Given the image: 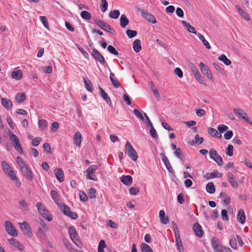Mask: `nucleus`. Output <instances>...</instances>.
Wrapping results in <instances>:
<instances>
[{
    "instance_id": "obj_29",
    "label": "nucleus",
    "mask_w": 252,
    "mask_h": 252,
    "mask_svg": "<svg viewBox=\"0 0 252 252\" xmlns=\"http://www.w3.org/2000/svg\"><path fill=\"white\" fill-rule=\"evenodd\" d=\"M208 133L213 137H218L220 138L221 135L220 134L218 131L214 128L208 127L207 129Z\"/></svg>"
},
{
    "instance_id": "obj_57",
    "label": "nucleus",
    "mask_w": 252,
    "mask_h": 252,
    "mask_svg": "<svg viewBox=\"0 0 252 252\" xmlns=\"http://www.w3.org/2000/svg\"><path fill=\"white\" fill-rule=\"evenodd\" d=\"M212 246L214 249L215 252H217V249H219L221 246H219L214 238L212 239Z\"/></svg>"
},
{
    "instance_id": "obj_47",
    "label": "nucleus",
    "mask_w": 252,
    "mask_h": 252,
    "mask_svg": "<svg viewBox=\"0 0 252 252\" xmlns=\"http://www.w3.org/2000/svg\"><path fill=\"white\" fill-rule=\"evenodd\" d=\"M189 67L190 69V70H191V72H192V73L193 74V75L196 74L197 73H198L199 72L196 66L193 63H189Z\"/></svg>"
},
{
    "instance_id": "obj_9",
    "label": "nucleus",
    "mask_w": 252,
    "mask_h": 252,
    "mask_svg": "<svg viewBox=\"0 0 252 252\" xmlns=\"http://www.w3.org/2000/svg\"><path fill=\"white\" fill-rule=\"evenodd\" d=\"M97 166L96 165H92L89 167V168L86 170V178L87 179L96 181L97 180V178L95 175H93V174L96 171L97 169Z\"/></svg>"
},
{
    "instance_id": "obj_44",
    "label": "nucleus",
    "mask_w": 252,
    "mask_h": 252,
    "mask_svg": "<svg viewBox=\"0 0 252 252\" xmlns=\"http://www.w3.org/2000/svg\"><path fill=\"white\" fill-rule=\"evenodd\" d=\"M108 7V2L106 0H101V4L100 5V8L101 10L104 12L106 11Z\"/></svg>"
},
{
    "instance_id": "obj_14",
    "label": "nucleus",
    "mask_w": 252,
    "mask_h": 252,
    "mask_svg": "<svg viewBox=\"0 0 252 252\" xmlns=\"http://www.w3.org/2000/svg\"><path fill=\"white\" fill-rule=\"evenodd\" d=\"M96 24L99 26L103 30L108 32L111 33H113L115 32L113 29H112L109 25L105 23L104 22L101 20H97L96 21Z\"/></svg>"
},
{
    "instance_id": "obj_34",
    "label": "nucleus",
    "mask_w": 252,
    "mask_h": 252,
    "mask_svg": "<svg viewBox=\"0 0 252 252\" xmlns=\"http://www.w3.org/2000/svg\"><path fill=\"white\" fill-rule=\"evenodd\" d=\"M206 191L210 194H212V193H214L215 191V188L213 183H212V182L208 183L206 185Z\"/></svg>"
},
{
    "instance_id": "obj_49",
    "label": "nucleus",
    "mask_w": 252,
    "mask_h": 252,
    "mask_svg": "<svg viewBox=\"0 0 252 252\" xmlns=\"http://www.w3.org/2000/svg\"><path fill=\"white\" fill-rule=\"evenodd\" d=\"M20 208L24 211H28V206L27 202L22 200L19 202V203Z\"/></svg>"
},
{
    "instance_id": "obj_31",
    "label": "nucleus",
    "mask_w": 252,
    "mask_h": 252,
    "mask_svg": "<svg viewBox=\"0 0 252 252\" xmlns=\"http://www.w3.org/2000/svg\"><path fill=\"white\" fill-rule=\"evenodd\" d=\"M133 48L134 51L138 53L141 49V41L139 39L135 40L133 43Z\"/></svg>"
},
{
    "instance_id": "obj_13",
    "label": "nucleus",
    "mask_w": 252,
    "mask_h": 252,
    "mask_svg": "<svg viewBox=\"0 0 252 252\" xmlns=\"http://www.w3.org/2000/svg\"><path fill=\"white\" fill-rule=\"evenodd\" d=\"M61 210L63 211V212L66 216L69 217L72 219H76L77 218V214L74 213L71 211L70 208L67 206L65 205L64 204H63L61 206Z\"/></svg>"
},
{
    "instance_id": "obj_41",
    "label": "nucleus",
    "mask_w": 252,
    "mask_h": 252,
    "mask_svg": "<svg viewBox=\"0 0 252 252\" xmlns=\"http://www.w3.org/2000/svg\"><path fill=\"white\" fill-rule=\"evenodd\" d=\"M50 193H51V196L52 199L55 201V202L57 204H58L60 199H59V197L58 195V193L57 192V191L53 190L51 191Z\"/></svg>"
},
{
    "instance_id": "obj_17",
    "label": "nucleus",
    "mask_w": 252,
    "mask_h": 252,
    "mask_svg": "<svg viewBox=\"0 0 252 252\" xmlns=\"http://www.w3.org/2000/svg\"><path fill=\"white\" fill-rule=\"evenodd\" d=\"M222 176V174L219 173L218 170H214L212 173H207L203 177L207 180H209L214 178H220Z\"/></svg>"
},
{
    "instance_id": "obj_16",
    "label": "nucleus",
    "mask_w": 252,
    "mask_h": 252,
    "mask_svg": "<svg viewBox=\"0 0 252 252\" xmlns=\"http://www.w3.org/2000/svg\"><path fill=\"white\" fill-rule=\"evenodd\" d=\"M160 156L169 172L172 173H174V169L172 168L168 158L163 153H160Z\"/></svg>"
},
{
    "instance_id": "obj_50",
    "label": "nucleus",
    "mask_w": 252,
    "mask_h": 252,
    "mask_svg": "<svg viewBox=\"0 0 252 252\" xmlns=\"http://www.w3.org/2000/svg\"><path fill=\"white\" fill-rule=\"evenodd\" d=\"M40 20L43 24L45 28L49 30V26L46 17H40Z\"/></svg>"
},
{
    "instance_id": "obj_40",
    "label": "nucleus",
    "mask_w": 252,
    "mask_h": 252,
    "mask_svg": "<svg viewBox=\"0 0 252 252\" xmlns=\"http://www.w3.org/2000/svg\"><path fill=\"white\" fill-rule=\"evenodd\" d=\"M176 157L180 158L181 160H183L184 158V155L180 148H178L176 149L174 153Z\"/></svg>"
},
{
    "instance_id": "obj_59",
    "label": "nucleus",
    "mask_w": 252,
    "mask_h": 252,
    "mask_svg": "<svg viewBox=\"0 0 252 252\" xmlns=\"http://www.w3.org/2000/svg\"><path fill=\"white\" fill-rule=\"evenodd\" d=\"M217 252H232V251L228 247L221 246L219 249H217Z\"/></svg>"
},
{
    "instance_id": "obj_1",
    "label": "nucleus",
    "mask_w": 252,
    "mask_h": 252,
    "mask_svg": "<svg viewBox=\"0 0 252 252\" xmlns=\"http://www.w3.org/2000/svg\"><path fill=\"white\" fill-rule=\"evenodd\" d=\"M68 232L71 239L74 244L79 248H82V243L78 239V236L75 228L72 226H69L68 228Z\"/></svg>"
},
{
    "instance_id": "obj_63",
    "label": "nucleus",
    "mask_w": 252,
    "mask_h": 252,
    "mask_svg": "<svg viewBox=\"0 0 252 252\" xmlns=\"http://www.w3.org/2000/svg\"><path fill=\"white\" fill-rule=\"evenodd\" d=\"M232 136L233 131L232 130H228L224 134V137L226 140H229L231 139Z\"/></svg>"
},
{
    "instance_id": "obj_12",
    "label": "nucleus",
    "mask_w": 252,
    "mask_h": 252,
    "mask_svg": "<svg viewBox=\"0 0 252 252\" xmlns=\"http://www.w3.org/2000/svg\"><path fill=\"white\" fill-rule=\"evenodd\" d=\"M201 71L209 80H212L213 79V75L210 69L204 63H200L199 64Z\"/></svg>"
},
{
    "instance_id": "obj_4",
    "label": "nucleus",
    "mask_w": 252,
    "mask_h": 252,
    "mask_svg": "<svg viewBox=\"0 0 252 252\" xmlns=\"http://www.w3.org/2000/svg\"><path fill=\"white\" fill-rule=\"evenodd\" d=\"M9 138L10 141L12 142L13 146L15 149L20 154H22L23 153V150L18 137L15 135L13 132L10 131Z\"/></svg>"
},
{
    "instance_id": "obj_22",
    "label": "nucleus",
    "mask_w": 252,
    "mask_h": 252,
    "mask_svg": "<svg viewBox=\"0 0 252 252\" xmlns=\"http://www.w3.org/2000/svg\"><path fill=\"white\" fill-rule=\"evenodd\" d=\"M120 180L126 186H130L132 183V178L130 175H123L121 176Z\"/></svg>"
},
{
    "instance_id": "obj_51",
    "label": "nucleus",
    "mask_w": 252,
    "mask_h": 252,
    "mask_svg": "<svg viewBox=\"0 0 252 252\" xmlns=\"http://www.w3.org/2000/svg\"><path fill=\"white\" fill-rule=\"evenodd\" d=\"M126 33L129 38H131L136 35L137 32L131 30H127L126 32Z\"/></svg>"
},
{
    "instance_id": "obj_32",
    "label": "nucleus",
    "mask_w": 252,
    "mask_h": 252,
    "mask_svg": "<svg viewBox=\"0 0 252 252\" xmlns=\"http://www.w3.org/2000/svg\"><path fill=\"white\" fill-rule=\"evenodd\" d=\"M11 77L16 80H19L22 77V72L21 70L14 71L11 73Z\"/></svg>"
},
{
    "instance_id": "obj_54",
    "label": "nucleus",
    "mask_w": 252,
    "mask_h": 252,
    "mask_svg": "<svg viewBox=\"0 0 252 252\" xmlns=\"http://www.w3.org/2000/svg\"><path fill=\"white\" fill-rule=\"evenodd\" d=\"M176 244L178 250L180 252H183L184 248L181 240H177V241H176Z\"/></svg>"
},
{
    "instance_id": "obj_55",
    "label": "nucleus",
    "mask_w": 252,
    "mask_h": 252,
    "mask_svg": "<svg viewBox=\"0 0 252 252\" xmlns=\"http://www.w3.org/2000/svg\"><path fill=\"white\" fill-rule=\"evenodd\" d=\"M107 50L110 53H111L112 54H113L114 55H119V53L117 51H116V50L115 49V48L112 46V45H109L107 47Z\"/></svg>"
},
{
    "instance_id": "obj_26",
    "label": "nucleus",
    "mask_w": 252,
    "mask_h": 252,
    "mask_svg": "<svg viewBox=\"0 0 252 252\" xmlns=\"http://www.w3.org/2000/svg\"><path fill=\"white\" fill-rule=\"evenodd\" d=\"M21 171L27 179L30 181H32L33 179L32 172L28 167H27Z\"/></svg>"
},
{
    "instance_id": "obj_28",
    "label": "nucleus",
    "mask_w": 252,
    "mask_h": 252,
    "mask_svg": "<svg viewBox=\"0 0 252 252\" xmlns=\"http://www.w3.org/2000/svg\"><path fill=\"white\" fill-rule=\"evenodd\" d=\"M159 217L160 219V221L161 223L164 224H166L169 222V219L168 217H165V212L162 210L159 211Z\"/></svg>"
},
{
    "instance_id": "obj_62",
    "label": "nucleus",
    "mask_w": 252,
    "mask_h": 252,
    "mask_svg": "<svg viewBox=\"0 0 252 252\" xmlns=\"http://www.w3.org/2000/svg\"><path fill=\"white\" fill-rule=\"evenodd\" d=\"M129 191L131 195H135L139 192V189L137 188L132 187L129 189Z\"/></svg>"
},
{
    "instance_id": "obj_60",
    "label": "nucleus",
    "mask_w": 252,
    "mask_h": 252,
    "mask_svg": "<svg viewBox=\"0 0 252 252\" xmlns=\"http://www.w3.org/2000/svg\"><path fill=\"white\" fill-rule=\"evenodd\" d=\"M43 71L46 74H50L52 72V67L51 65L46 66L42 67Z\"/></svg>"
},
{
    "instance_id": "obj_43",
    "label": "nucleus",
    "mask_w": 252,
    "mask_h": 252,
    "mask_svg": "<svg viewBox=\"0 0 252 252\" xmlns=\"http://www.w3.org/2000/svg\"><path fill=\"white\" fill-rule=\"evenodd\" d=\"M37 236L42 240H45L46 239V234L43 229L40 227L38 229Z\"/></svg>"
},
{
    "instance_id": "obj_33",
    "label": "nucleus",
    "mask_w": 252,
    "mask_h": 252,
    "mask_svg": "<svg viewBox=\"0 0 252 252\" xmlns=\"http://www.w3.org/2000/svg\"><path fill=\"white\" fill-rule=\"evenodd\" d=\"M16 162L17 164L19 165L20 169L22 170L24 168H26L27 165L25 163V162L23 161L21 158L20 157H17L16 158Z\"/></svg>"
},
{
    "instance_id": "obj_48",
    "label": "nucleus",
    "mask_w": 252,
    "mask_h": 252,
    "mask_svg": "<svg viewBox=\"0 0 252 252\" xmlns=\"http://www.w3.org/2000/svg\"><path fill=\"white\" fill-rule=\"evenodd\" d=\"M36 221L45 230H48L49 228L48 226L46 224L45 221L42 219L38 218L37 219Z\"/></svg>"
},
{
    "instance_id": "obj_38",
    "label": "nucleus",
    "mask_w": 252,
    "mask_h": 252,
    "mask_svg": "<svg viewBox=\"0 0 252 252\" xmlns=\"http://www.w3.org/2000/svg\"><path fill=\"white\" fill-rule=\"evenodd\" d=\"M26 99V95L24 93L18 94L15 96V99L18 103H22Z\"/></svg>"
},
{
    "instance_id": "obj_56",
    "label": "nucleus",
    "mask_w": 252,
    "mask_h": 252,
    "mask_svg": "<svg viewBox=\"0 0 252 252\" xmlns=\"http://www.w3.org/2000/svg\"><path fill=\"white\" fill-rule=\"evenodd\" d=\"M133 113L138 118L140 119L142 121H144V117L143 116L142 114L139 110L135 109L133 110Z\"/></svg>"
},
{
    "instance_id": "obj_27",
    "label": "nucleus",
    "mask_w": 252,
    "mask_h": 252,
    "mask_svg": "<svg viewBox=\"0 0 252 252\" xmlns=\"http://www.w3.org/2000/svg\"><path fill=\"white\" fill-rule=\"evenodd\" d=\"M54 172L57 179L60 182L63 181L64 174L62 170L60 168H56L54 170Z\"/></svg>"
},
{
    "instance_id": "obj_46",
    "label": "nucleus",
    "mask_w": 252,
    "mask_h": 252,
    "mask_svg": "<svg viewBox=\"0 0 252 252\" xmlns=\"http://www.w3.org/2000/svg\"><path fill=\"white\" fill-rule=\"evenodd\" d=\"M151 128L150 129V133L151 135V136L154 138L158 139V135L157 133L156 130L155 129L153 125L150 126Z\"/></svg>"
},
{
    "instance_id": "obj_8",
    "label": "nucleus",
    "mask_w": 252,
    "mask_h": 252,
    "mask_svg": "<svg viewBox=\"0 0 252 252\" xmlns=\"http://www.w3.org/2000/svg\"><path fill=\"white\" fill-rule=\"evenodd\" d=\"M233 111L237 117L243 119L251 125L252 124V122L249 121V118L244 111L240 108H234Z\"/></svg>"
},
{
    "instance_id": "obj_64",
    "label": "nucleus",
    "mask_w": 252,
    "mask_h": 252,
    "mask_svg": "<svg viewBox=\"0 0 252 252\" xmlns=\"http://www.w3.org/2000/svg\"><path fill=\"white\" fill-rule=\"evenodd\" d=\"M64 244L70 252H72L75 249L74 247L67 242H64Z\"/></svg>"
},
{
    "instance_id": "obj_21",
    "label": "nucleus",
    "mask_w": 252,
    "mask_h": 252,
    "mask_svg": "<svg viewBox=\"0 0 252 252\" xmlns=\"http://www.w3.org/2000/svg\"><path fill=\"white\" fill-rule=\"evenodd\" d=\"M82 135L79 131L75 132L73 136L74 144L77 147H80L81 143Z\"/></svg>"
},
{
    "instance_id": "obj_25",
    "label": "nucleus",
    "mask_w": 252,
    "mask_h": 252,
    "mask_svg": "<svg viewBox=\"0 0 252 252\" xmlns=\"http://www.w3.org/2000/svg\"><path fill=\"white\" fill-rule=\"evenodd\" d=\"M181 22L188 32L193 33L196 35L198 34L195 28L193 26H191L189 23L184 20H182Z\"/></svg>"
},
{
    "instance_id": "obj_52",
    "label": "nucleus",
    "mask_w": 252,
    "mask_h": 252,
    "mask_svg": "<svg viewBox=\"0 0 252 252\" xmlns=\"http://www.w3.org/2000/svg\"><path fill=\"white\" fill-rule=\"evenodd\" d=\"M128 20L126 17H121V26L125 28L128 24Z\"/></svg>"
},
{
    "instance_id": "obj_7",
    "label": "nucleus",
    "mask_w": 252,
    "mask_h": 252,
    "mask_svg": "<svg viewBox=\"0 0 252 252\" xmlns=\"http://www.w3.org/2000/svg\"><path fill=\"white\" fill-rule=\"evenodd\" d=\"M5 230L6 232L10 235L13 236H17L18 232L11 222L9 220H6L5 222Z\"/></svg>"
},
{
    "instance_id": "obj_58",
    "label": "nucleus",
    "mask_w": 252,
    "mask_h": 252,
    "mask_svg": "<svg viewBox=\"0 0 252 252\" xmlns=\"http://www.w3.org/2000/svg\"><path fill=\"white\" fill-rule=\"evenodd\" d=\"M174 73L175 74L178 76V77L180 78H181L183 77V71H182V70L179 68V67H176L175 69H174Z\"/></svg>"
},
{
    "instance_id": "obj_30",
    "label": "nucleus",
    "mask_w": 252,
    "mask_h": 252,
    "mask_svg": "<svg viewBox=\"0 0 252 252\" xmlns=\"http://www.w3.org/2000/svg\"><path fill=\"white\" fill-rule=\"evenodd\" d=\"M197 35L198 38L202 41V43L203 44V45L205 46V47L207 49H210L211 48L210 44L205 39V37H204V36L202 34H201L199 33H198Z\"/></svg>"
},
{
    "instance_id": "obj_11",
    "label": "nucleus",
    "mask_w": 252,
    "mask_h": 252,
    "mask_svg": "<svg viewBox=\"0 0 252 252\" xmlns=\"http://www.w3.org/2000/svg\"><path fill=\"white\" fill-rule=\"evenodd\" d=\"M21 229L24 234L28 237H31L32 236V232L29 223L26 221L19 223Z\"/></svg>"
},
{
    "instance_id": "obj_10",
    "label": "nucleus",
    "mask_w": 252,
    "mask_h": 252,
    "mask_svg": "<svg viewBox=\"0 0 252 252\" xmlns=\"http://www.w3.org/2000/svg\"><path fill=\"white\" fill-rule=\"evenodd\" d=\"M91 55L95 61L101 64L104 65L106 63L103 56L96 49H93Z\"/></svg>"
},
{
    "instance_id": "obj_19",
    "label": "nucleus",
    "mask_w": 252,
    "mask_h": 252,
    "mask_svg": "<svg viewBox=\"0 0 252 252\" xmlns=\"http://www.w3.org/2000/svg\"><path fill=\"white\" fill-rule=\"evenodd\" d=\"M193 229L195 234L198 237H201L203 235V232L201 226L197 222L194 224Z\"/></svg>"
},
{
    "instance_id": "obj_37",
    "label": "nucleus",
    "mask_w": 252,
    "mask_h": 252,
    "mask_svg": "<svg viewBox=\"0 0 252 252\" xmlns=\"http://www.w3.org/2000/svg\"><path fill=\"white\" fill-rule=\"evenodd\" d=\"M218 59L222 61L225 65H229L231 63V62L226 57L225 55H221Z\"/></svg>"
},
{
    "instance_id": "obj_23",
    "label": "nucleus",
    "mask_w": 252,
    "mask_h": 252,
    "mask_svg": "<svg viewBox=\"0 0 252 252\" xmlns=\"http://www.w3.org/2000/svg\"><path fill=\"white\" fill-rule=\"evenodd\" d=\"M98 89L101 96L106 101L108 105H110L111 104V101L107 94L105 92L102 88L99 86H98Z\"/></svg>"
},
{
    "instance_id": "obj_53",
    "label": "nucleus",
    "mask_w": 252,
    "mask_h": 252,
    "mask_svg": "<svg viewBox=\"0 0 252 252\" xmlns=\"http://www.w3.org/2000/svg\"><path fill=\"white\" fill-rule=\"evenodd\" d=\"M233 146L232 145H228L227 147L226 155L229 157H231L233 156Z\"/></svg>"
},
{
    "instance_id": "obj_3",
    "label": "nucleus",
    "mask_w": 252,
    "mask_h": 252,
    "mask_svg": "<svg viewBox=\"0 0 252 252\" xmlns=\"http://www.w3.org/2000/svg\"><path fill=\"white\" fill-rule=\"evenodd\" d=\"M36 206L38 212L45 219L47 220L48 221H51L53 220V218L49 214L48 211L41 203H37Z\"/></svg>"
},
{
    "instance_id": "obj_24",
    "label": "nucleus",
    "mask_w": 252,
    "mask_h": 252,
    "mask_svg": "<svg viewBox=\"0 0 252 252\" xmlns=\"http://www.w3.org/2000/svg\"><path fill=\"white\" fill-rule=\"evenodd\" d=\"M237 220L241 224H244L246 221V216L243 209H240L237 215Z\"/></svg>"
},
{
    "instance_id": "obj_2",
    "label": "nucleus",
    "mask_w": 252,
    "mask_h": 252,
    "mask_svg": "<svg viewBox=\"0 0 252 252\" xmlns=\"http://www.w3.org/2000/svg\"><path fill=\"white\" fill-rule=\"evenodd\" d=\"M125 148V153L132 160L136 161L138 158L137 152L128 141L126 142Z\"/></svg>"
},
{
    "instance_id": "obj_36",
    "label": "nucleus",
    "mask_w": 252,
    "mask_h": 252,
    "mask_svg": "<svg viewBox=\"0 0 252 252\" xmlns=\"http://www.w3.org/2000/svg\"><path fill=\"white\" fill-rule=\"evenodd\" d=\"M84 82L85 85V87L86 89L88 91L92 92L93 90V87L91 81L88 79H86L85 78H84Z\"/></svg>"
},
{
    "instance_id": "obj_5",
    "label": "nucleus",
    "mask_w": 252,
    "mask_h": 252,
    "mask_svg": "<svg viewBox=\"0 0 252 252\" xmlns=\"http://www.w3.org/2000/svg\"><path fill=\"white\" fill-rule=\"evenodd\" d=\"M1 166L2 169L5 173H6L11 180H14L17 179V177L9 164L5 161L1 162Z\"/></svg>"
},
{
    "instance_id": "obj_39",
    "label": "nucleus",
    "mask_w": 252,
    "mask_h": 252,
    "mask_svg": "<svg viewBox=\"0 0 252 252\" xmlns=\"http://www.w3.org/2000/svg\"><path fill=\"white\" fill-rule=\"evenodd\" d=\"M141 249L142 252H153L151 247L145 243H142Z\"/></svg>"
},
{
    "instance_id": "obj_42",
    "label": "nucleus",
    "mask_w": 252,
    "mask_h": 252,
    "mask_svg": "<svg viewBox=\"0 0 252 252\" xmlns=\"http://www.w3.org/2000/svg\"><path fill=\"white\" fill-rule=\"evenodd\" d=\"M195 79L201 84L206 85L205 81L200 73L198 72L194 75Z\"/></svg>"
},
{
    "instance_id": "obj_18",
    "label": "nucleus",
    "mask_w": 252,
    "mask_h": 252,
    "mask_svg": "<svg viewBox=\"0 0 252 252\" xmlns=\"http://www.w3.org/2000/svg\"><path fill=\"white\" fill-rule=\"evenodd\" d=\"M9 243L13 247L18 249L19 250L22 251L24 250V246L22 244L20 243L17 240L14 238H11L8 239Z\"/></svg>"
},
{
    "instance_id": "obj_15",
    "label": "nucleus",
    "mask_w": 252,
    "mask_h": 252,
    "mask_svg": "<svg viewBox=\"0 0 252 252\" xmlns=\"http://www.w3.org/2000/svg\"><path fill=\"white\" fill-rule=\"evenodd\" d=\"M227 177L231 186L234 189H237L238 187V183L235 176L232 173L228 172L227 173Z\"/></svg>"
},
{
    "instance_id": "obj_61",
    "label": "nucleus",
    "mask_w": 252,
    "mask_h": 252,
    "mask_svg": "<svg viewBox=\"0 0 252 252\" xmlns=\"http://www.w3.org/2000/svg\"><path fill=\"white\" fill-rule=\"evenodd\" d=\"M95 193V189L91 188L89 190L88 195L90 198H94L96 196Z\"/></svg>"
},
{
    "instance_id": "obj_35",
    "label": "nucleus",
    "mask_w": 252,
    "mask_h": 252,
    "mask_svg": "<svg viewBox=\"0 0 252 252\" xmlns=\"http://www.w3.org/2000/svg\"><path fill=\"white\" fill-rule=\"evenodd\" d=\"M48 126L47 122L44 119L39 120L38 126L41 130H45Z\"/></svg>"
},
{
    "instance_id": "obj_20",
    "label": "nucleus",
    "mask_w": 252,
    "mask_h": 252,
    "mask_svg": "<svg viewBox=\"0 0 252 252\" xmlns=\"http://www.w3.org/2000/svg\"><path fill=\"white\" fill-rule=\"evenodd\" d=\"M0 100L1 104L5 109L9 110L12 108V103L10 99L2 97L1 98Z\"/></svg>"
},
{
    "instance_id": "obj_6",
    "label": "nucleus",
    "mask_w": 252,
    "mask_h": 252,
    "mask_svg": "<svg viewBox=\"0 0 252 252\" xmlns=\"http://www.w3.org/2000/svg\"><path fill=\"white\" fill-rule=\"evenodd\" d=\"M209 155L210 158L217 162L218 165L220 166L222 164V158L218 154L216 150L211 149L209 151Z\"/></svg>"
},
{
    "instance_id": "obj_45",
    "label": "nucleus",
    "mask_w": 252,
    "mask_h": 252,
    "mask_svg": "<svg viewBox=\"0 0 252 252\" xmlns=\"http://www.w3.org/2000/svg\"><path fill=\"white\" fill-rule=\"evenodd\" d=\"M229 244L232 248L236 250L237 249L236 237H232L229 241Z\"/></svg>"
}]
</instances>
